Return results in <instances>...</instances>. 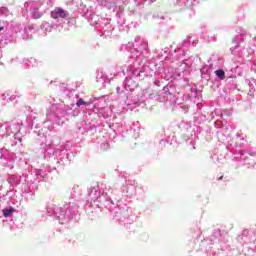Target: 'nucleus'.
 <instances>
[{
	"mask_svg": "<svg viewBox=\"0 0 256 256\" xmlns=\"http://www.w3.org/2000/svg\"><path fill=\"white\" fill-rule=\"evenodd\" d=\"M68 16H69V13L66 10H64L60 7H57L56 9H54L51 12V17L54 20H57V19H60V18L65 19Z\"/></svg>",
	"mask_w": 256,
	"mask_h": 256,
	"instance_id": "obj_1",
	"label": "nucleus"
},
{
	"mask_svg": "<svg viewBox=\"0 0 256 256\" xmlns=\"http://www.w3.org/2000/svg\"><path fill=\"white\" fill-rule=\"evenodd\" d=\"M14 212H15V209L13 207H9L8 209H3L4 218L10 217L11 214Z\"/></svg>",
	"mask_w": 256,
	"mask_h": 256,
	"instance_id": "obj_2",
	"label": "nucleus"
},
{
	"mask_svg": "<svg viewBox=\"0 0 256 256\" xmlns=\"http://www.w3.org/2000/svg\"><path fill=\"white\" fill-rule=\"evenodd\" d=\"M215 74L217 75V77L220 80H224L225 79V71L219 69V70L215 71Z\"/></svg>",
	"mask_w": 256,
	"mask_h": 256,
	"instance_id": "obj_3",
	"label": "nucleus"
},
{
	"mask_svg": "<svg viewBox=\"0 0 256 256\" xmlns=\"http://www.w3.org/2000/svg\"><path fill=\"white\" fill-rule=\"evenodd\" d=\"M89 106V102H85L83 98H80L77 100L76 102V106L80 107V106Z\"/></svg>",
	"mask_w": 256,
	"mask_h": 256,
	"instance_id": "obj_4",
	"label": "nucleus"
},
{
	"mask_svg": "<svg viewBox=\"0 0 256 256\" xmlns=\"http://www.w3.org/2000/svg\"><path fill=\"white\" fill-rule=\"evenodd\" d=\"M3 30H5V28L3 26H0V32H2Z\"/></svg>",
	"mask_w": 256,
	"mask_h": 256,
	"instance_id": "obj_5",
	"label": "nucleus"
},
{
	"mask_svg": "<svg viewBox=\"0 0 256 256\" xmlns=\"http://www.w3.org/2000/svg\"><path fill=\"white\" fill-rule=\"evenodd\" d=\"M222 178H223V176H220V177H219V180H221Z\"/></svg>",
	"mask_w": 256,
	"mask_h": 256,
	"instance_id": "obj_6",
	"label": "nucleus"
}]
</instances>
